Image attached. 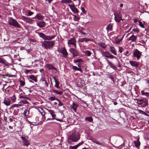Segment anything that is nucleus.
<instances>
[{"instance_id": "obj_15", "label": "nucleus", "mask_w": 149, "mask_h": 149, "mask_svg": "<svg viewBox=\"0 0 149 149\" xmlns=\"http://www.w3.org/2000/svg\"><path fill=\"white\" fill-rule=\"evenodd\" d=\"M38 110L39 112H40V113L41 114L42 116V119L44 120H45V114L43 109L41 108H39Z\"/></svg>"}, {"instance_id": "obj_50", "label": "nucleus", "mask_w": 149, "mask_h": 149, "mask_svg": "<svg viewBox=\"0 0 149 149\" xmlns=\"http://www.w3.org/2000/svg\"><path fill=\"white\" fill-rule=\"evenodd\" d=\"M139 25L141 27L143 28H144V26L143 24H142V22H139Z\"/></svg>"}, {"instance_id": "obj_54", "label": "nucleus", "mask_w": 149, "mask_h": 149, "mask_svg": "<svg viewBox=\"0 0 149 149\" xmlns=\"http://www.w3.org/2000/svg\"><path fill=\"white\" fill-rule=\"evenodd\" d=\"M133 31L134 32H136L137 33H138L139 31V30L136 28L133 29Z\"/></svg>"}, {"instance_id": "obj_3", "label": "nucleus", "mask_w": 149, "mask_h": 149, "mask_svg": "<svg viewBox=\"0 0 149 149\" xmlns=\"http://www.w3.org/2000/svg\"><path fill=\"white\" fill-rule=\"evenodd\" d=\"M8 23L9 25L16 27L17 28H19L20 26L18 23L15 19L11 17L8 18Z\"/></svg>"}, {"instance_id": "obj_26", "label": "nucleus", "mask_w": 149, "mask_h": 149, "mask_svg": "<svg viewBox=\"0 0 149 149\" xmlns=\"http://www.w3.org/2000/svg\"><path fill=\"white\" fill-rule=\"evenodd\" d=\"M110 51L115 55H116L117 54L115 48L113 47H110Z\"/></svg>"}, {"instance_id": "obj_17", "label": "nucleus", "mask_w": 149, "mask_h": 149, "mask_svg": "<svg viewBox=\"0 0 149 149\" xmlns=\"http://www.w3.org/2000/svg\"><path fill=\"white\" fill-rule=\"evenodd\" d=\"M0 63H3L7 66L9 65L10 64L6 61L3 58H0Z\"/></svg>"}, {"instance_id": "obj_28", "label": "nucleus", "mask_w": 149, "mask_h": 149, "mask_svg": "<svg viewBox=\"0 0 149 149\" xmlns=\"http://www.w3.org/2000/svg\"><path fill=\"white\" fill-rule=\"evenodd\" d=\"M110 53L108 52H102V54L104 56L108 58L109 55H110Z\"/></svg>"}, {"instance_id": "obj_61", "label": "nucleus", "mask_w": 149, "mask_h": 149, "mask_svg": "<svg viewBox=\"0 0 149 149\" xmlns=\"http://www.w3.org/2000/svg\"><path fill=\"white\" fill-rule=\"evenodd\" d=\"M144 149H149V146H145Z\"/></svg>"}, {"instance_id": "obj_25", "label": "nucleus", "mask_w": 149, "mask_h": 149, "mask_svg": "<svg viewBox=\"0 0 149 149\" xmlns=\"http://www.w3.org/2000/svg\"><path fill=\"white\" fill-rule=\"evenodd\" d=\"M46 66L47 67L52 70V71L56 70L55 68L51 65L47 64H46Z\"/></svg>"}, {"instance_id": "obj_20", "label": "nucleus", "mask_w": 149, "mask_h": 149, "mask_svg": "<svg viewBox=\"0 0 149 149\" xmlns=\"http://www.w3.org/2000/svg\"><path fill=\"white\" fill-rule=\"evenodd\" d=\"M55 37V35L52 36H46L45 35L44 40H51L53 39Z\"/></svg>"}, {"instance_id": "obj_35", "label": "nucleus", "mask_w": 149, "mask_h": 149, "mask_svg": "<svg viewBox=\"0 0 149 149\" xmlns=\"http://www.w3.org/2000/svg\"><path fill=\"white\" fill-rule=\"evenodd\" d=\"M142 95H144L146 97H148L149 95V93L148 92H145L143 91H141Z\"/></svg>"}, {"instance_id": "obj_32", "label": "nucleus", "mask_w": 149, "mask_h": 149, "mask_svg": "<svg viewBox=\"0 0 149 149\" xmlns=\"http://www.w3.org/2000/svg\"><path fill=\"white\" fill-rule=\"evenodd\" d=\"M134 143L137 148H138L140 145V143L138 139L136 141H134Z\"/></svg>"}, {"instance_id": "obj_5", "label": "nucleus", "mask_w": 149, "mask_h": 149, "mask_svg": "<svg viewBox=\"0 0 149 149\" xmlns=\"http://www.w3.org/2000/svg\"><path fill=\"white\" fill-rule=\"evenodd\" d=\"M58 51L61 53L64 58H67L68 53L65 47L59 48L58 49Z\"/></svg>"}, {"instance_id": "obj_36", "label": "nucleus", "mask_w": 149, "mask_h": 149, "mask_svg": "<svg viewBox=\"0 0 149 149\" xmlns=\"http://www.w3.org/2000/svg\"><path fill=\"white\" fill-rule=\"evenodd\" d=\"M92 141L93 142L95 143L96 144H98L99 145H100L102 144L99 141H97V140L95 139H93L92 140Z\"/></svg>"}, {"instance_id": "obj_10", "label": "nucleus", "mask_w": 149, "mask_h": 149, "mask_svg": "<svg viewBox=\"0 0 149 149\" xmlns=\"http://www.w3.org/2000/svg\"><path fill=\"white\" fill-rule=\"evenodd\" d=\"M47 111L48 112V114L52 116V118H51V119H56V115L55 113L53 110L47 109Z\"/></svg>"}, {"instance_id": "obj_12", "label": "nucleus", "mask_w": 149, "mask_h": 149, "mask_svg": "<svg viewBox=\"0 0 149 149\" xmlns=\"http://www.w3.org/2000/svg\"><path fill=\"white\" fill-rule=\"evenodd\" d=\"M21 138L23 141L24 145L27 147L29 144V141L27 140L25 138L24 136H22Z\"/></svg>"}, {"instance_id": "obj_58", "label": "nucleus", "mask_w": 149, "mask_h": 149, "mask_svg": "<svg viewBox=\"0 0 149 149\" xmlns=\"http://www.w3.org/2000/svg\"><path fill=\"white\" fill-rule=\"evenodd\" d=\"M59 84H58V82L56 81V88H59Z\"/></svg>"}, {"instance_id": "obj_62", "label": "nucleus", "mask_w": 149, "mask_h": 149, "mask_svg": "<svg viewBox=\"0 0 149 149\" xmlns=\"http://www.w3.org/2000/svg\"><path fill=\"white\" fill-rule=\"evenodd\" d=\"M51 100H54L55 99V97H50Z\"/></svg>"}, {"instance_id": "obj_38", "label": "nucleus", "mask_w": 149, "mask_h": 149, "mask_svg": "<svg viewBox=\"0 0 149 149\" xmlns=\"http://www.w3.org/2000/svg\"><path fill=\"white\" fill-rule=\"evenodd\" d=\"M38 35L40 38H41L43 39H44V38L45 36V34H44L40 32L39 33Z\"/></svg>"}, {"instance_id": "obj_59", "label": "nucleus", "mask_w": 149, "mask_h": 149, "mask_svg": "<svg viewBox=\"0 0 149 149\" xmlns=\"http://www.w3.org/2000/svg\"><path fill=\"white\" fill-rule=\"evenodd\" d=\"M128 53L129 52L128 51H127L125 52L124 54L125 55L127 56V54H128Z\"/></svg>"}, {"instance_id": "obj_11", "label": "nucleus", "mask_w": 149, "mask_h": 149, "mask_svg": "<svg viewBox=\"0 0 149 149\" xmlns=\"http://www.w3.org/2000/svg\"><path fill=\"white\" fill-rule=\"evenodd\" d=\"M137 39V36L132 35L128 39V40L131 41L132 42H136Z\"/></svg>"}, {"instance_id": "obj_44", "label": "nucleus", "mask_w": 149, "mask_h": 149, "mask_svg": "<svg viewBox=\"0 0 149 149\" xmlns=\"http://www.w3.org/2000/svg\"><path fill=\"white\" fill-rule=\"evenodd\" d=\"M108 58H110V59H112L114 58H116V57L115 56L112 55L110 53V55H109L108 56Z\"/></svg>"}, {"instance_id": "obj_18", "label": "nucleus", "mask_w": 149, "mask_h": 149, "mask_svg": "<svg viewBox=\"0 0 149 149\" xmlns=\"http://www.w3.org/2000/svg\"><path fill=\"white\" fill-rule=\"evenodd\" d=\"M83 142H81L73 146H70L69 147L70 149H76L79 146H80L81 145L83 144Z\"/></svg>"}, {"instance_id": "obj_55", "label": "nucleus", "mask_w": 149, "mask_h": 149, "mask_svg": "<svg viewBox=\"0 0 149 149\" xmlns=\"http://www.w3.org/2000/svg\"><path fill=\"white\" fill-rule=\"evenodd\" d=\"M123 48L121 47H119V51L120 53H121L122 52Z\"/></svg>"}, {"instance_id": "obj_60", "label": "nucleus", "mask_w": 149, "mask_h": 149, "mask_svg": "<svg viewBox=\"0 0 149 149\" xmlns=\"http://www.w3.org/2000/svg\"><path fill=\"white\" fill-rule=\"evenodd\" d=\"M117 65L118 66L119 68H120L121 67L120 64L119 62H118V63Z\"/></svg>"}, {"instance_id": "obj_33", "label": "nucleus", "mask_w": 149, "mask_h": 149, "mask_svg": "<svg viewBox=\"0 0 149 149\" xmlns=\"http://www.w3.org/2000/svg\"><path fill=\"white\" fill-rule=\"evenodd\" d=\"M113 25L111 24H110L107 25L106 27V29L107 31H108L109 30L111 29Z\"/></svg>"}, {"instance_id": "obj_24", "label": "nucleus", "mask_w": 149, "mask_h": 149, "mask_svg": "<svg viewBox=\"0 0 149 149\" xmlns=\"http://www.w3.org/2000/svg\"><path fill=\"white\" fill-rule=\"evenodd\" d=\"M107 61L109 65L110 66L111 68H113L114 70H116L117 69V68L113 65L112 63L110 62L108 60H107Z\"/></svg>"}, {"instance_id": "obj_23", "label": "nucleus", "mask_w": 149, "mask_h": 149, "mask_svg": "<svg viewBox=\"0 0 149 149\" xmlns=\"http://www.w3.org/2000/svg\"><path fill=\"white\" fill-rule=\"evenodd\" d=\"M69 7L70 8L72 11L74 13H76L77 12V8H76L74 6L72 5L69 4Z\"/></svg>"}, {"instance_id": "obj_48", "label": "nucleus", "mask_w": 149, "mask_h": 149, "mask_svg": "<svg viewBox=\"0 0 149 149\" xmlns=\"http://www.w3.org/2000/svg\"><path fill=\"white\" fill-rule=\"evenodd\" d=\"M74 17V19L75 21H77L79 19V18L77 16H76V15H73Z\"/></svg>"}, {"instance_id": "obj_6", "label": "nucleus", "mask_w": 149, "mask_h": 149, "mask_svg": "<svg viewBox=\"0 0 149 149\" xmlns=\"http://www.w3.org/2000/svg\"><path fill=\"white\" fill-rule=\"evenodd\" d=\"M133 55L134 57L136 58L137 60H139L141 58L142 54L137 49H136L134 51Z\"/></svg>"}, {"instance_id": "obj_4", "label": "nucleus", "mask_w": 149, "mask_h": 149, "mask_svg": "<svg viewBox=\"0 0 149 149\" xmlns=\"http://www.w3.org/2000/svg\"><path fill=\"white\" fill-rule=\"evenodd\" d=\"M54 45V42L52 41H44L43 42L42 45L46 49L49 48L52 46Z\"/></svg>"}, {"instance_id": "obj_29", "label": "nucleus", "mask_w": 149, "mask_h": 149, "mask_svg": "<svg viewBox=\"0 0 149 149\" xmlns=\"http://www.w3.org/2000/svg\"><path fill=\"white\" fill-rule=\"evenodd\" d=\"M83 52L85 54V55L88 56H90L91 54V53L88 50L84 51Z\"/></svg>"}, {"instance_id": "obj_30", "label": "nucleus", "mask_w": 149, "mask_h": 149, "mask_svg": "<svg viewBox=\"0 0 149 149\" xmlns=\"http://www.w3.org/2000/svg\"><path fill=\"white\" fill-rule=\"evenodd\" d=\"M29 78L33 80L35 82L37 81V79L36 77L33 75H31L29 77Z\"/></svg>"}, {"instance_id": "obj_49", "label": "nucleus", "mask_w": 149, "mask_h": 149, "mask_svg": "<svg viewBox=\"0 0 149 149\" xmlns=\"http://www.w3.org/2000/svg\"><path fill=\"white\" fill-rule=\"evenodd\" d=\"M11 99L13 101H14L16 100V97L15 95H13L11 97Z\"/></svg>"}, {"instance_id": "obj_8", "label": "nucleus", "mask_w": 149, "mask_h": 149, "mask_svg": "<svg viewBox=\"0 0 149 149\" xmlns=\"http://www.w3.org/2000/svg\"><path fill=\"white\" fill-rule=\"evenodd\" d=\"M76 41L75 39L72 38L68 40V45H73L75 48L76 47Z\"/></svg>"}, {"instance_id": "obj_45", "label": "nucleus", "mask_w": 149, "mask_h": 149, "mask_svg": "<svg viewBox=\"0 0 149 149\" xmlns=\"http://www.w3.org/2000/svg\"><path fill=\"white\" fill-rule=\"evenodd\" d=\"M33 14V13L29 10L28 12V14L27 15V16H30Z\"/></svg>"}, {"instance_id": "obj_46", "label": "nucleus", "mask_w": 149, "mask_h": 149, "mask_svg": "<svg viewBox=\"0 0 149 149\" xmlns=\"http://www.w3.org/2000/svg\"><path fill=\"white\" fill-rule=\"evenodd\" d=\"M20 86H24V85H25V83L23 81H22V80H20Z\"/></svg>"}, {"instance_id": "obj_41", "label": "nucleus", "mask_w": 149, "mask_h": 149, "mask_svg": "<svg viewBox=\"0 0 149 149\" xmlns=\"http://www.w3.org/2000/svg\"><path fill=\"white\" fill-rule=\"evenodd\" d=\"M22 105L19 104H14L12 105L11 106V107L12 108H14V107H19L20 106H21Z\"/></svg>"}, {"instance_id": "obj_64", "label": "nucleus", "mask_w": 149, "mask_h": 149, "mask_svg": "<svg viewBox=\"0 0 149 149\" xmlns=\"http://www.w3.org/2000/svg\"><path fill=\"white\" fill-rule=\"evenodd\" d=\"M82 8V12L84 13H85L86 11H85V10L84 9L82 8Z\"/></svg>"}, {"instance_id": "obj_39", "label": "nucleus", "mask_w": 149, "mask_h": 149, "mask_svg": "<svg viewBox=\"0 0 149 149\" xmlns=\"http://www.w3.org/2000/svg\"><path fill=\"white\" fill-rule=\"evenodd\" d=\"M56 102H58V105L59 106H61L63 105V104L59 99L56 98Z\"/></svg>"}, {"instance_id": "obj_52", "label": "nucleus", "mask_w": 149, "mask_h": 149, "mask_svg": "<svg viewBox=\"0 0 149 149\" xmlns=\"http://www.w3.org/2000/svg\"><path fill=\"white\" fill-rule=\"evenodd\" d=\"M138 111L139 113L143 114H145L144 112H145L141 110H138Z\"/></svg>"}, {"instance_id": "obj_27", "label": "nucleus", "mask_w": 149, "mask_h": 149, "mask_svg": "<svg viewBox=\"0 0 149 149\" xmlns=\"http://www.w3.org/2000/svg\"><path fill=\"white\" fill-rule=\"evenodd\" d=\"M71 108L74 111H76L77 108V104H74L73 102V103L71 105Z\"/></svg>"}, {"instance_id": "obj_14", "label": "nucleus", "mask_w": 149, "mask_h": 149, "mask_svg": "<svg viewBox=\"0 0 149 149\" xmlns=\"http://www.w3.org/2000/svg\"><path fill=\"white\" fill-rule=\"evenodd\" d=\"M129 63L132 66L135 68H137L138 67L139 63L136 61H130Z\"/></svg>"}, {"instance_id": "obj_51", "label": "nucleus", "mask_w": 149, "mask_h": 149, "mask_svg": "<svg viewBox=\"0 0 149 149\" xmlns=\"http://www.w3.org/2000/svg\"><path fill=\"white\" fill-rule=\"evenodd\" d=\"M147 139L149 141V131H148L146 133Z\"/></svg>"}, {"instance_id": "obj_63", "label": "nucleus", "mask_w": 149, "mask_h": 149, "mask_svg": "<svg viewBox=\"0 0 149 149\" xmlns=\"http://www.w3.org/2000/svg\"><path fill=\"white\" fill-rule=\"evenodd\" d=\"M31 51V49H27L26 50L27 52L28 53H30V52Z\"/></svg>"}, {"instance_id": "obj_13", "label": "nucleus", "mask_w": 149, "mask_h": 149, "mask_svg": "<svg viewBox=\"0 0 149 149\" xmlns=\"http://www.w3.org/2000/svg\"><path fill=\"white\" fill-rule=\"evenodd\" d=\"M44 17L40 14L39 13L37 14L33 18L34 19H37L39 20H42L43 19Z\"/></svg>"}, {"instance_id": "obj_2", "label": "nucleus", "mask_w": 149, "mask_h": 149, "mask_svg": "<svg viewBox=\"0 0 149 149\" xmlns=\"http://www.w3.org/2000/svg\"><path fill=\"white\" fill-rule=\"evenodd\" d=\"M137 103L139 105H140L142 107H146L148 104V100L146 98L141 99H136Z\"/></svg>"}, {"instance_id": "obj_9", "label": "nucleus", "mask_w": 149, "mask_h": 149, "mask_svg": "<svg viewBox=\"0 0 149 149\" xmlns=\"http://www.w3.org/2000/svg\"><path fill=\"white\" fill-rule=\"evenodd\" d=\"M69 51L72 54V56L73 57L77 56L78 55V53L77 50L74 48H72L69 49Z\"/></svg>"}, {"instance_id": "obj_21", "label": "nucleus", "mask_w": 149, "mask_h": 149, "mask_svg": "<svg viewBox=\"0 0 149 149\" xmlns=\"http://www.w3.org/2000/svg\"><path fill=\"white\" fill-rule=\"evenodd\" d=\"M37 25L40 27H45L46 25L45 23L43 21H40L37 23Z\"/></svg>"}, {"instance_id": "obj_40", "label": "nucleus", "mask_w": 149, "mask_h": 149, "mask_svg": "<svg viewBox=\"0 0 149 149\" xmlns=\"http://www.w3.org/2000/svg\"><path fill=\"white\" fill-rule=\"evenodd\" d=\"M19 103H22L24 104H29L28 102L25 100H22L20 101Z\"/></svg>"}, {"instance_id": "obj_1", "label": "nucleus", "mask_w": 149, "mask_h": 149, "mask_svg": "<svg viewBox=\"0 0 149 149\" xmlns=\"http://www.w3.org/2000/svg\"><path fill=\"white\" fill-rule=\"evenodd\" d=\"M72 133L70 134L68 137V142L70 143L72 142H76L80 139V136L79 134L73 131Z\"/></svg>"}, {"instance_id": "obj_7", "label": "nucleus", "mask_w": 149, "mask_h": 149, "mask_svg": "<svg viewBox=\"0 0 149 149\" xmlns=\"http://www.w3.org/2000/svg\"><path fill=\"white\" fill-rule=\"evenodd\" d=\"M114 19L116 22L119 23L121 20L122 15L119 12H117L114 13Z\"/></svg>"}, {"instance_id": "obj_53", "label": "nucleus", "mask_w": 149, "mask_h": 149, "mask_svg": "<svg viewBox=\"0 0 149 149\" xmlns=\"http://www.w3.org/2000/svg\"><path fill=\"white\" fill-rule=\"evenodd\" d=\"M31 72H32V70H26V72L27 74L28 73L30 72V73H31Z\"/></svg>"}, {"instance_id": "obj_22", "label": "nucleus", "mask_w": 149, "mask_h": 149, "mask_svg": "<svg viewBox=\"0 0 149 149\" xmlns=\"http://www.w3.org/2000/svg\"><path fill=\"white\" fill-rule=\"evenodd\" d=\"M21 19L23 20L28 23H30L32 20L31 19L27 18L24 16H22Z\"/></svg>"}, {"instance_id": "obj_31", "label": "nucleus", "mask_w": 149, "mask_h": 149, "mask_svg": "<svg viewBox=\"0 0 149 149\" xmlns=\"http://www.w3.org/2000/svg\"><path fill=\"white\" fill-rule=\"evenodd\" d=\"M72 69L74 71H76L77 70L79 71L80 72H81L82 70L81 69L79 68H78L77 66H73L72 67Z\"/></svg>"}, {"instance_id": "obj_57", "label": "nucleus", "mask_w": 149, "mask_h": 149, "mask_svg": "<svg viewBox=\"0 0 149 149\" xmlns=\"http://www.w3.org/2000/svg\"><path fill=\"white\" fill-rule=\"evenodd\" d=\"M58 115L59 116H61L62 117H63L62 114L61 113H60V112L58 113Z\"/></svg>"}, {"instance_id": "obj_37", "label": "nucleus", "mask_w": 149, "mask_h": 149, "mask_svg": "<svg viewBox=\"0 0 149 149\" xmlns=\"http://www.w3.org/2000/svg\"><path fill=\"white\" fill-rule=\"evenodd\" d=\"M86 120H87L89 122H91L93 120V119L91 117H86L85 118Z\"/></svg>"}, {"instance_id": "obj_42", "label": "nucleus", "mask_w": 149, "mask_h": 149, "mask_svg": "<svg viewBox=\"0 0 149 149\" xmlns=\"http://www.w3.org/2000/svg\"><path fill=\"white\" fill-rule=\"evenodd\" d=\"M83 61L80 58L74 60V62H75V63L77 62L81 63Z\"/></svg>"}, {"instance_id": "obj_47", "label": "nucleus", "mask_w": 149, "mask_h": 149, "mask_svg": "<svg viewBox=\"0 0 149 149\" xmlns=\"http://www.w3.org/2000/svg\"><path fill=\"white\" fill-rule=\"evenodd\" d=\"M63 93V92L61 91H58L56 90V94H58L60 95H62Z\"/></svg>"}, {"instance_id": "obj_43", "label": "nucleus", "mask_w": 149, "mask_h": 149, "mask_svg": "<svg viewBox=\"0 0 149 149\" xmlns=\"http://www.w3.org/2000/svg\"><path fill=\"white\" fill-rule=\"evenodd\" d=\"M99 46L102 49H104L106 47V46L105 44L103 43H100L99 44Z\"/></svg>"}, {"instance_id": "obj_56", "label": "nucleus", "mask_w": 149, "mask_h": 149, "mask_svg": "<svg viewBox=\"0 0 149 149\" xmlns=\"http://www.w3.org/2000/svg\"><path fill=\"white\" fill-rule=\"evenodd\" d=\"M40 71L41 73H43L44 71V70L43 69H41Z\"/></svg>"}, {"instance_id": "obj_19", "label": "nucleus", "mask_w": 149, "mask_h": 149, "mask_svg": "<svg viewBox=\"0 0 149 149\" xmlns=\"http://www.w3.org/2000/svg\"><path fill=\"white\" fill-rule=\"evenodd\" d=\"M3 103L6 106H9L10 104V100L9 98H5L3 102Z\"/></svg>"}, {"instance_id": "obj_34", "label": "nucleus", "mask_w": 149, "mask_h": 149, "mask_svg": "<svg viewBox=\"0 0 149 149\" xmlns=\"http://www.w3.org/2000/svg\"><path fill=\"white\" fill-rule=\"evenodd\" d=\"M61 2L63 3H70L72 2V1L71 0H62Z\"/></svg>"}, {"instance_id": "obj_16", "label": "nucleus", "mask_w": 149, "mask_h": 149, "mask_svg": "<svg viewBox=\"0 0 149 149\" xmlns=\"http://www.w3.org/2000/svg\"><path fill=\"white\" fill-rule=\"evenodd\" d=\"M24 115L26 118L30 117L31 116L29 111L27 110H25L24 111Z\"/></svg>"}]
</instances>
